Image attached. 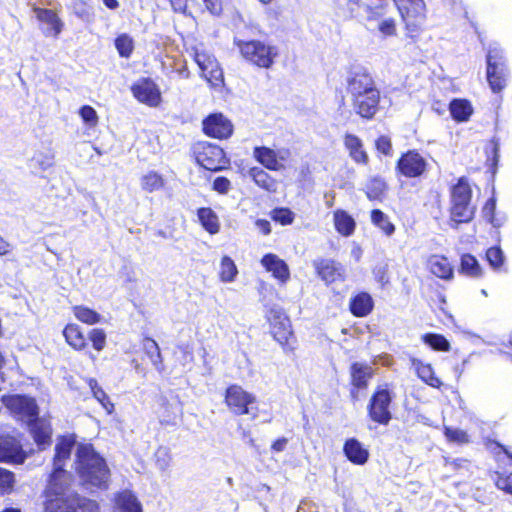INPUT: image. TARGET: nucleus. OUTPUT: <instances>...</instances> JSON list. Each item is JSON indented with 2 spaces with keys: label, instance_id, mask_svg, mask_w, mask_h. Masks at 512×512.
Segmentation results:
<instances>
[{
  "label": "nucleus",
  "instance_id": "4d7b16f0",
  "mask_svg": "<svg viewBox=\"0 0 512 512\" xmlns=\"http://www.w3.org/2000/svg\"><path fill=\"white\" fill-rule=\"evenodd\" d=\"M79 114L83 121L89 124L90 126H95L98 122L96 110L89 105L81 107Z\"/></svg>",
  "mask_w": 512,
  "mask_h": 512
},
{
  "label": "nucleus",
  "instance_id": "20e7f679",
  "mask_svg": "<svg viewBox=\"0 0 512 512\" xmlns=\"http://www.w3.org/2000/svg\"><path fill=\"white\" fill-rule=\"evenodd\" d=\"M237 45L246 60L261 68H270L278 56L277 47L258 40L239 41Z\"/></svg>",
  "mask_w": 512,
  "mask_h": 512
},
{
  "label": "nucleus",
  "instance_id": "9d476101",
  "mask_svg": "<svg viewBox=\"0 0 512 512\" xmlns=\"http://www.w3.org/2000/svg\"><path fill=\"white\" fill-rule=\"evenodd\" d=\"M3 403L28 425L38 418V406L34 398L25 395H12L4 397Z\"/></svg>",
  "mask_w": 512,
  "mask_h": 512
},
{
  "label": "nucleus",
  "instance_id": "1a4fd4ad",
  "mask_svg": "<svg viewBox=\"0 0 512 512\" xmlns=\"http://www.w3.org/2000/svg\"><path fill=\"white\" fill-rule=\"evenodd\" d=\"M194 59L201 70L202 76L212 87L220 88L223 86V71L214 56L205 51L196 50Z\"/></svg>",
  "mask_w": 512,
  "mask_h": 512
},
{
  "label": "nucleus",
  "instance_id": "39448f33",
  "mask_svg": "<svg viewBox=\"0 0 512 512\" xmlns=\"http://www.w3.org/2000/svg\"><path fill=\"white\" fill-rule=\"evenodd\" d=\"M508 70L503 60L502 50L491 47L487 54V80L493 92H500L505 86Z\"/></svg>",
  "mask_w": 512,
  "mask_h": 512
},
{
  "label": "nucleus",
  "instance_id": "c9c22d12",
  "mask_svg": "<svg viewBox=\"0 0 512 512\" xmlns=\"http://www.w3.org/2000/svg\"><path fill=\"white\" fill-rule=\"evenodd\" d=\"M197 215L202 226L210 234H216L219 232L220 225L218 217L211 208H200Z\"/></svg>",
  "mask_w": 512,
  "mask_h": 512
},
{
  "label": "nucleus",
  "instance_id": "f8f14e48",
  "mask_svg": "<svg viewBox=\"0 0 512 512\" xmlns=\"http://www.w3.org/2000/svg\"><path fill=\"white\" fill-rule=\"evenodd\" d=\"M391 401L392 397L388 389H378L372 396L368 406L371 419L379 424L387 425L392 418L389 411Z\"/></svg>",
  "mask_w": 512,
  "mask_h": 512
},
{
  "label": "nucleus",
  "instance_id": "a878e982",
  "mask_svg": "<svg viewBox=\"0 0 512 512\" xmlns=\"http://www.w3.org/2000/svg\"><path fill=\"white\" fill-rule=\"evenodd\" d=\"M0 461H23L20 446L14 438L0 437Z\"/></svg>",
  "mask_w": 512,
  "mask_h": 512
},
{
  "label": "nucleus",
  "instance_id": "3c124183",
  "mask_svg": "<svg viewBox=\"0 0 512 512\" xmlns=\"http://www.w3.org/2000/svg\"><path fill=\"white\" fill-rule=\"evenodd\" d=\"M486 258L490 266L497 269L504 263V254L499 247H491L486 252Z\"/></svg>",
  "mask_w": 512,
  "mask_h": 512
},
{
  "label": "nucleus",
  "instance_id": "cd10ccee",
  "mask_svg": "<svg viewBox=\"0 0 512 512\" xmlns=\"http://www.w3.org/2000/svg\"><path fill=\"white\" fill-rule=\"evenodd\" d=\"M29 427L33 438L40 449H44L47 445H49L51 440V428L46 421L37 418L35 421L29 424Z\"/></svg>",
  "mask_w": 512,
  "mask_h": 512
},
{
  "label": "nucleus",
  "instance_id": "72a5a7b5",
  "mask_svg": "<svg viewBox=\"0 0 512 512\" xmlns=\"http://www.w3.org/2000/svg\"><path fill=\"white\" fill-rule=\"evenodd\" d=\"M334 225L343 236H350L355 230L354 219L344 210L334 212Z\"/></svg>",
  "mask_w": 512,
  "mask_h": 512
},
{
  "label": "nucleus",
  "instance_id": "bf43d9fd",
  "mask_svg": "<svg viewBox=\"0 0 512 512\" xmlns=\"http://www.w3.org/2000/svg\"><path fill=\"white\" fill-rule=\"evenodd\" d=\"M14 481L13 473L0 468V490L6 492L12 488Z\"/></svg>",
  "mask_w": 512,
  "mask_h": 512
},
{
  "label": "nucleus",
  "instance_id": "f704fd0d",
  "mask_svg": "<svg viewBox=\"0 0 512 512\" xmlns=\"http://www.w3.org/2000/svg\"><path fill=\"white\" fill-rule=\"evenodd\" d=\"M413 365L416 369L417 375L419 378L424 381L426 384L439 388L442 385V382L438 377L435 376L433 368L429 364H424L419 360H414Z\"/></svg>",
  "mask_w": 512,
  "mask_h": 512
},
{
  "label": "nucleus",
  "instance_id": "052dcab7",
  "mask_svg": "<svg viewBox=\"0 0 512 512\" xmlns=\"http://www.w3.org/2000/svg\"><path fill=\"white\" fill-rule=\"evenodd\" d=\"M379 31L386 36H392L396 33L395 21L392 18L382 20L378 25Z\"/></svg>",
  "mask_w": 512,
  "mask_h": 512
},
{
  "label": "nucleus",
  "instance_id": "b1692460",
  "mask_svg": "<svg viewBox=\"0 0 512 512\" xmlns=\"http://www.w3.org/2000/svg\"><path fill=\"white\" fill-rule=\"evenodd\" d=\"M344 146L349 151V156L358 164H367L369 157L364 150L362 140L354 135L347 133L344 136Z\"/></svg>",
  "mask_w": 512,
  "mask_h": 512
},
{
  "label": "nucleus",
  "instance_id": "393cba45",
  "mask_svg": "<svg viewBox=\"0 0 512 512\" xmlns=\"http://www.w3.org/2000/svg\"><path fill=\"white\" fill-rule=\"evenodd\" d=\"M113 512H142V509L135 495L131 491L124 490L115 496Z\"/></svg>",
  "mask_w": 512,
  "mask_h": 512
},
{
  "label": "nucleus",
  "instance_id": "ea45409f",
  "mask_svg": "<svg viewBox=\"0 0 512 512\" xmlns=\"http://www.w3.org/2000/svg\"><path fill=\"white\" fill-rule=\"evenodd\" d=\"M87 382L94 398L101 403L108 414H111L114 410V404L110 401L105 391L99 386L97 380L94 378H89Z\"/></svg>",
  "mask_w": 512,
  "mask_h": 512
},
{
  "label": "nucleus",
  "instance_id": "a211bd4d",
  "mask_svg": "<svg viewBox=\"0 0 512 512\" xmlns=\"http://www.w3.org/2000/svg\"><path fill=\"white\" fill-rule=\"evenodd\" d=\"M374 81L370 74L366 71L359 70L352 73L348 79L347 90L352 97V100L365 95L372 90H376Z\"/></svg>",
  "mask_w": 512,
  "mask_h": 512
},
{
  "label": "nucleus",
  "instance_id": "49530a36",
  "mask_svg": "<svg viewBox=\"0 0 512 512\" xmlns=\"http://www.w3.org/2000/svg\"><path fill=\"white\" fill-rule=\"evenodd\" d=\"M115 47L121 57L129 58L134 49L133 39L128 34H121L115 39Z\"/></svg>",
  "mask_w": 512,
  "mask_h": 512
},
{
  "label": "nucleus",
  "instance_id": "c85d7f7f",
  "mask_svg": "<svg viewBox=\"0 0 512 512\" xmlns=\"http://www.w3.org/2000/svg\"><path fill=\"white\" fill-rule=\"evenodd\" d=\"M372 308L373 299L365 292L357 294L350 302V310L357 317L368 315Z\"/></svg>",
  "mask_w": 512,
  "mask_h": 512
},
{
  "label": "nucleus",
  "instance_id": "9b49d317",
  "mask_svg": "<svg viewBox=\"0 0 512 512\" xmlns=\"http://www.w3.org/2000/svg\"><path fill=\"white\" fill-rule=\"evenodd\" d=\"M256 402L254 395L246 392L239 385H231L225 392V403L235 415L250 414L249 406Z\"/></svg>",
  "mask_w": 512,
  "mask_h": 512
},
{
  "label": "nucleus",
  "instance_id": "6e6d98bb",
  "mask_svg": "<svg viewBox=\"0 0 512 512\" xmlns=\"http://www.w3.org/2000/svg\"><path fill=\"white\" fill-rule=\"evenodd\" d=\"M445 436L449 441L457 443H467L469 441L468 434L461 429H452L445 427Z\"/></svg>",
  "mask_w": 512,
  "mask_h": 512
},
{
  "label": "nucleus",
  "instance_id": "4c0bfd02",
  "mask_svg": "<svg viewBox=\"0 0 512 512\" xmlns=\"http://www.w3.org/2000/svg\"><path fill=\"white\" fill-rule=\"evenodd\" d=\"M165 181L163 177L155 171H149L144 174L140 179L142 190L152 193L159 191L164 187Z\"/></svg>",
  "mask_w": 512,
  "mask_h": 512
},
{
  "label": "nucleus",
  "instance_id": "5fc2aeb1",
  "mask_svg": "<svg viewBox=\"0 0 512 512\" xmlns=\"http://www.w3.org/2000/svg\"><path fill=\"white\" fill-rule=\"evenodd\" d=\"M89 339L92 342L93 348L97 351L104 349L106 344V334L102 329H92L89 333Z\"/></svg>",
  "mask_w": 512,
  "mask_h": 512
},
{
  "label": "nucleus",
  "instance_id": "37998d69",
  "mask_svg": "<svg viewBox=\"0 0 512 512\" xmlns=\"http://www.w3.org/2000/svg\"><path fill=\"white\" fill-rule=\"evenodd\" d=\"M74 316L81 322L92 325L100 322L101 315L96 311L85 307L75 306L73 307Z\"/></svg>",
  "mask_w": 512,
  "mask_h": 512
},
{
  "label": "nucleus",
  "instance_id": "423d86ee",
  "mask_svg": "<svg viewBox=\"0 0 512 512\" xmlns=\"http://www.w3.org/2000/svg\"><path fill=\"white\" fill-rule=\"evenodd\" d=\"M405 23L406 30L416 33L425 21V3L423 0H393Z\"/></svg>",
  "mask_w": 512,
  "mask_h": 512
},
{
  "label": "nucleus",
  "instance_id": "58836bf2",
  "mask_svg": "<svg viewBox=\"0 0 512 512\" xmlns=\"http://www.w3.org/2000/svg\"><path fill=\"white\" fill-rule=\"evenodd\" d=\"M460 273L478 278L482 275V269L474 256L465 254L461 257Z\"/></svg>",
  "mask_w": 512,
  "mask_h": 512
},
{
  "label": "nucleus",
  "instance_id": "2f4dec72",
  "mask_svg": "<svg viewBox=\"0 0 512 512\" xmlns=\"http://www.w3.org/2000/svg\"><path fill=\"white\" fill-rule=\"evenodd\" d=\"M386 0H370L362 3L363 17L368 21L377 20L387 13Z\"/></svg>",
  "mask_w": 512,
  "mask_h": 512
},
{
  "label": "nucleus",
  "instance_id": "f257e3e1",
  "mask_svg": "<svg viewBox=\"0 0 512 512\" xmlns=\"http://www.w3.org/2000/svg\"><path fill=\"white\" fill-rule=\"evenodd\" d=\"M76 470L85 484L103 489L108 487L109 469L92 445L84 444L77 447Z\"/></svg>",
  "mask_w": 512,
  "mask_h": 512
},
{
  "label": "nucleus",
  "instance_id": "09e8293b",
  "mask_svg": "<svg viewBox=\"0 0 512 512\" xmlns=\"http://www.w3.org/2000/svg\"><path fill=\"white\" fill-rule=\"evenodd\" d=\"M387 186L385 181L380 177H373L366 186V194L370 199H378L384 193Z\"/></svg>",
  "mask_w": 512,
  "mask_h": 512
},
{
  "label": "nucleus",
  "instance_id": "e433bc0d",
  "mask_svg": "<svg viewBox=\"0 0 512 512\" xmlns=\"http://www.w3.org/2000/svg\"><path fill=\"white\" fill-rule=\"evenodd\" d=\"M63 335L67 343L76 350L86 347L85 338L76 324H69L64 328Z\"/></svg>",
  "mask_w": 512,
  "mask_h": 512
},
{
  "label": "nucleus",
  "instance_id": "864d4df0",
  "mask_svg": "<svg viewBox=\"0 0 512 512\" xmlns=\"http://www.w3.org/2000/svg\"><path fill=\"white\" fill-rule=\"evenodd\" d=\"M156 465L162 471H165L170 466L171 454L168 448L160 447L155 453Z\"/></svg>",
  "mask_w": 512,
  "mask_h": 512
},
{
  "label": "nucleus",
  "instance_id": "6ab92c4d",
  "mask_svg": "<svg viewBox=\"0 0 512 512\" xmlns=\"http://www.w3.org/2000/svg\"><path fill=\"white\" fill-rule=\"evenodd\" d=\"M380 101L379 91L372 90L361 97L352 100L354 111L362 118L371 119L378 111Z\"/></svg>",
  "mask_w": 512,
  "mask_h": 512
},
{
  "label": "nucleus",
  "instance_id": "0eeeda50",
  "mask_svg": "<svg viewBox=\"0 0 512 512\" xmlns=\"http://www.w3.org/2000/svg\"><path fill=\"white\" fill-rule=\"evenodd\" d=\"M266 318L270 324L271 333L274 339L283 347L289 344V338L292 336L291 323L284 310L277 306H271Z\"/></svg>",
  "mask_w": 512,
  "mask_h": 512
},
{
  "label": "nucleus",
  "instance_id": "338daca9",
  "mask_svg": "<svg viewBox=\"0 0 512 512\" xmlns=\"http://www.w3.org/2000/svg\"><path fill=\"white\" fill-rule=\"evenodd\" d=\"M497 486L512 494V473L506 478H500L497 481Z\"/></svg>",
  "mask_w": 512,
  "mask_h": 512
},
{
  "label": "nucleus",
  "instance_id": "680f3d73",
  "mask_svg": "<svg viewBox=\"0 0 512 512\" xmlns=\"http://www.w3.org/2000/svg\"><path fill=\"white\" fill-rule=\"evenodd\" d=\"M231 188L230 181L225 177H217L213 182V189L221 194H226Z\"/></svg>",
  "mask_w": 512,
  "mask_h": 512
},
{
  "label": "nucleus",
  "instance_id": "0e129e2a",
  "mask_svg": "<svg viewBox=\"0 0 512 512\" xmlns=\"http://www.w3.org/2000/svg\"><path fill=\"white\" fill-rule=\"evenodd\" d=\"M496 208V201L494 198H490L487 200L483 207V215L486 217L489 222L493 223V214Z\"/></svg>",
  "mask_w": 512,
  "mask_h": 512
},
{
  "label": "nucleus",
  "instance_id": "79ce46f5",
  "mask_svg": "<svg viewBox=\"0 0 512 512\" xmlns=\"http://www.w3.org/2000/svg\"><path fill=\"white\" fill-rule=\"evenodd\" d=\"M143 347L145 350V353L148 355V357L151 359L153 365L157 370H161L162 366V355L160 352V348L155 340L152 338H145L143 341Z\"/></svg>",
  "mask_w": 512,
  "mask_h": 512
},
{
  "label": "nucleus",
  "instance_id": "473e14b6",
  "mask_svg": "<svg viewBox=\"0 0 512 512\" xmlns=\"http://www.w3.org/2000/svg\"><path fill=\"white\" fill-rule=\"evenodd\" d=\"M451 116L458 122H464L469 119L473 113V108L469 101L464 99H454L449 105Z\"/></svg>",
  "mask_w": 512,
  "mask_h": 512
},
{
  "label": "nucleus",
  "instance_id": "c756f323",
  "mask_svg": "<svg viewBox=\"0 0 512 512\" xmlns=\"http://www.w3.org/2000/svg\"><path fill=\"white\" fill-rule=\"evenodd\" d=\"M74 495L49 498L45 503V512H75Z\"/></svg>",
  "mask_w": 512,
  "mask_h": 512
},
{
  "label": "nucleus",
  "instance_id": "f3484780",
  "mask_svg": "<svg viewBox=\"0 0 512 512\" xmlns=\"http://www.w3.org/2000/svg\"><path fill=\"white\" fill-rule=\"evenodd\" d=\"M203 130L208 136L224 139L232 134L233 126L221 113H215L203 121Z\"/></svg>",
  "mask_w": 512,
  "mask_h": 512
},
{
  "label": "nucleus",
  "instance_id": "e2e57ef3",
  "mask_svg": "<svg viewBox=\"0 0 512 512\" xmlns=\"http://www.w3.org/2000/svg\"><path fill=\"white\" fill-rule=\"evenodd\" d=\"M376 148L384 155H389L392 150L391 140L387 136H380L376 141Z\"/></svg>",
  "mask_w": 512,
  "mask_h": 512
},
{
  "label": "nucleus",
  "instance_id": "8fccbe9b",
  "mask_svg": "<svg viewBox=\"0 0 512 512\" xmlns=\"http://www.w3.org/2000/svg\"><path fill=\"white\" fill-rule=\"evenodd\" d=\"M75 512H99V505L95 500L74 495Z\"/></svg>",
  "mask_w": 512,
  "mask_h": 512
},
{
  "label": "nucleus",
  "instance_id": "412c9836",
  "mask_svg": "<svg viewBox=\"0 0 512 512\" xmlns=\"http://www.w3.org/2000/svg\"><path fill=\"white\" fill-rule=\"evenodd\" d=\"M427 266L430 272L443 280H451L454 276V269L447 257L443 255H431L428 258Z\"/></svg>",
  "mask_w": 512,
  "mask_h": 512
},
{
  "label": "nucleus",
  "instance_id": "de8ad7c7",
  "mask_svg": "<svg viewBox=\"0 0 512 512\" xmlns=\"http://www.w3.org/2000/svg\"><path fill=\"white\" fill-rule=\"evenodd\" d=\"M54 164V155L51 152L36 153L31 159V167L39 171H46Z\"/></svg>",
  "mask_w": 512,
  "mask_h": 512
},
{
  "label": "nucleus",
  "instance_id": "bb28decb",
  "mask_svg": "<svg viewBox=\"0 0 512 512\" xmlns=\"http://www.w3.org/2000/svg\"><path fill=\"white\" fill-rule=\"evenodd\" d=\"M351 381L354 387L363 389L368 385V381L373 376V369L370 365L364 363H353L350 368Z\"/></svg>",
  "mask_w": 512,
  "mask_h": 512
},
{
  "label": "nucleus",
  "instance_id": "7ed1b4c3",
  "mask_svg": "<svg viewBox=\"0 0 512 512\" xmlns=\"http://www.w3.org/2000/svg\"><path fill=\"white\" fill-rule=\"evenodd\" d=\"M449 211L453 228L474 218L476 206L472 204V190L464 178H460L451 189Z\"/></svg>",
  "mask_w": 512,
  "mask_h": 512
},
{
  "label": "nucleus",
  "instance_id": "69168bd1",
  "mask_svg": "<svg viewBox=\"0 0 512 512\" xmlns=\"http://www.w3.org/2000/svg\"><path fill=\"white\" fill-rule=\"evenodd\" d=\"M206 8L213 14L219 15L222 11V5L220 0H203Z\"/></svg>",
  "mask_w": 512,
  "mask_h": 512
},
{
  "label": "nucleus",
  "instance_id": "13d9d810",
  "mask_svg": "<svg viewBox=\"0 0 512 512\" xmlns=\"http://www.w3.org/2000/svg\"><path fill=\"white\" fill-rule=\"evenodd\" d=\"M337 5L340 8L346 9L351 17H356L361 8L360 0H337Z\"/></svg>",
  "mask_w": 512,
  "mask_h": 512
},
{
  "label": "nucleus",
  "instance_id": "2eb2a0df",
  "mask_svg": "<svg viewBox=\"0 0 512 512\" xmlns=\"http://www.w3.org/2000/svg\"><path fill=\"white\" fill-rule=\"evenodd\" d=\"M426 159L417 151L410 150L398 160L397 169L406 177L415 178L421 176L427 168Z\"/></svg>",
  "mask_w": 512,
  "mask_h": 512
},
{
  "label": "nucleus",
  "instance_id": "a18cd8bd",
  "mask_svg": "<svg viewBox=\"0 0 512 512\" xmlns=\"http://www.w3.org/2000/svg\"><path fill=\"white\" fill-rule=\"evenodd\" d=\"M423 341L432 349L438 351H449L450 344L448 340L440 334L427 333L422 336Z\"/></svg>",
  "mask_w": 512,
  "mask_h": 512
},
{
  "label": "nucleus",
  "instance_id": "dca6fc26",
  "mask_svg": "<svg viewBox=\"0 0 512 512\" xmlns=\"http://www.w3.org/2000/svg\"><path fill=\"white\" fill-rule=\"evenodd\" d=\"M132 92L137 100L152 107L158 106L161 101V93L157 85L148 78L135 83L132 86Z\"/></svg>",
  "mask_w": 512,
  "mask_h": 512
},
{
  "label": "nucleus",
  "instance_id": "ddd939ff",
  "mask_svg": "<svg viewBox=\"0 0 512 512\" xmlns=\"http://www.w3.org/2000/svg\"><path fill=\"white\" fill-rule=\"evenodd\" d=\"M253 156L268 170L281 171L284 169L283 162L290 157V151L286 148L273 150L266 146H259L254 148Z\"/></svg>",
  "mask_w": 512,
  "mask_h": 512
},
{
  "label": "nucleus",
  "instance_id": "f03ea898",
  "mask_svg": "<svg viewBox=\"0 0 512 512\" xmlns=\"http://www.w3.org/2000/svg\"><path fill=\"white\" fill-rule=\"evenodd\" d=\"M72 447L73 442L66 438L61 439L55 447L53 472L47 487L49 496L62 497L77 494L69 491L71 475L63 469L65 460L70 457Z\"/></svg>",
  "mask_w": 512,
  "mask_h": 512
},
{
  "label": "nucleus",
  "instance_id": "603ef678",
  "mask_svg": "<svg viewBox=\"0 0 512 512\" xmlns=\"http://www.w3.org/2000/svg\"><path fill=\"white\" fill-rule=\"evenodd\" d=\"M272 219L282 225H288L293 222L294 213L288 208H276L272 211Z\"/></svg>",
  "mask_w": 512,
  "mask_h": 512
},
{
  "label": "nucleus",
  "instance_id": "7c9ffc66",
  "mask_svg": "<svg viewBox=\"0 0 512 512\" xmlns=\"http://www.w3.org/2000/svg\"><path fill=\"white\" fill-rule=\"evenodd\" d=\"M249 176L253 179L255 184L260 188L268 191L275 192L277 190V182L267 172L259 167H253L249 170Z\"/></svg>",
  "mask_w": 512,
  "mask_h": 512
},
{
  "label": "nucleus",
  "instance_id": "774afa93",
  "mask_svg": "<svg viewBox=\"0 0 512 512\" xmlns=\"http://www.w3.org/2000/svg\"><path fill=\"white\" fill-rule=\"evenodd\" d=\"M288 444V439L285 437L277 439L271 446L272 450L275 452H282L286 449Z\"/></svg>",
  "mask_w": 512,
  "mask_h": 512
},
{
  "label": "nucleus",
  "instance_id": "aec40b11",
  "mask_svg": "<svg viewBox=\"0 0 512 512\" xmlns=\"http://www.w3.org/2000/svg\"><path fill=\"white\" fill-rule=\"evenodd\" d=\"M314 267L319 277L326 283L330 284L338 280L344 279L343 266L331 259H320L314 261Z\"/></svg>",
  "mask_w": 512,
  "mask_h": 512
},
{
  "label": "nucleus",
  "instance_id": "a19ab883",
  "mask_svg": "<svg viewBox=\"0 0 512 512\" xmlns=\"http://www.w3.org/2000/svg\"><path fill=\"white\" fill-rule=\"evenodd\" d=\"M237 274L238 269L234 261L230 257L224 256L220 263V280L224 283H231L235 280Z\"/></svg>",
  "mask_w": 512,
  "mask_h": 512
},
{
  "label": "nucleus",
  "instance_id": "4468645a",
  "mask_svg": "<svg viewBox=\"0 0 512 512\" xmlns=\"http://www.w3.org/2000/svg\"><path fill=\"white\" fill-rule=\"evenodd\" d=\"M32 10L42 25L40 29L43 35L58 38L64 28V23L57 12L52 9L38 7L35 4L32 5Z\"/></svg>",
  "mask_w": 512,
  "mask_h": 512
},
{
  "label": "nucleus",
  "instance_id": "5701e85b",
  "mask_svg": "<svg viewBox=\"0 0 512 512\" xmlns=\"http://www.w3.org/2000/svg\"><path fill=\"white\" fill-rule=\"evenodd\" d=\"M343 451L353 464L363 465L368 461L369 451L355 438L346 440Z\"/></svg>",
  "mask_w": 512,
  "mask_h": 512
},
{
  "label": "nucleus",
  "instance_id": "6e6552de",
  "mask_svg": "<svg viewBox=\"0 0 512 512\" xmlns=\"http://www.w3.org/2000/svg\"><path fill=\"white\" fill-rule=\"evenodd\" d=\"M196 160L202 167L210 171L222 170L228 164L223 149L211 143L198 145Z\"/></svg>",
  "mask_w": 512,
  "mask_h": 512
},
{
  "label": "nucleus",
  "instance_id": "c03bdc74",
  "mask_svg": "<svg viewBox=\"0 0 512 512\" xmlns=\"http://www.w3.org/2000/svg\"><path fill=\"white\" fill-rule=\"evenodd\" d=\"M371 221L387 236H391L395 231V226L389 221L387 215L384 214L381 210L375 209L372 211Z\"/></svg>",
  "mask_w": 512,
  "mask_h": 512
},
{
  "label": "nucleus",
  "instance_id": "4be33fe9",
  "mask_svg": "<svg viewBox=\"0 0 512 512\" xmlns=\"http://www.w3.org/2000/svg\"><path fill=\"white\" fill-rule=\"evenodd\" d=\"M262 265L267 271L272 272L273 276L281 282H286L290 277L287 264L274 254H266L262 260Z\"/></svg>",
  "mask_w": 512,
  "mask_h": 512
}]
</instances>
